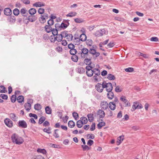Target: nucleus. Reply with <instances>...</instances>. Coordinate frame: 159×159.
Wrapping results in <instances>:
<instances>
[{"mask_svg": "<svg viewBox=\"0 0 159 159\" xmlns=\"http://www.w3.org/2000/svg\"><path fill=\"white\" fill-rule=\"evenodd\" d=\"M100 105L102 108L104 110H106L108 107V103L106 101L101 102Z\"/></svg>", "mask_w": 159, "mask_h": 159, "instance_id": "4468645a", "label": "nucleus"}, {"mask_svg": "<svg viewBox=\"0 0 159 159\" xmlns=\"http://www.w3.org/2000/svg\"><path fill=\"white\" fill-rule=\"evenodd\" d=\"M5 124L9 127H11L13 126V122L9 119L7 118L4 120Z\"/></svg>", "mask_w": 159, "mask_h": 159, "instance_id": "9b49d317", "label": "nucleus"}, {"mask_svg": "<svg viewBox=\"0 0 159 159\" xmlns=\"http://www.w3.org/2000/svg\"><path fill=\"white\" fill-rule=\"evenodd\" d=\"M114 94L111 91H110L109 92H108V93H107V96L108 98L110 99H111L113 98L114 97Z\"/></svg>", "mask_w": 159, "mask_h": 159, "instance_id": "7c9ffc66", "label": "nucleus"}, {"mask_svg": "<svg viewBox=\"0 0 159 159\" xmlns=\"http://www.w3.org/2000/svg\"><path fill=\"white\" fill-rule=\"evenodd\" d=\"M86 43L87 45L91 46L93 44V41L91 39H88L86 41Z\"/></svg>", "mask_w": 159, "mask_h": 159, "instance_id": "49530a36", "label": "nucleus"}, {"mask_svg": "<svg viewBox=\"0 0 159 159\" xmlns=\"http://www.w3.org/2000/svg\"><path fill=\"white\" fill-rule=\"evenodd\" d=\"M4 14L8 16H10L12 14V11L9 8H6L4 10Z\"/></svg>", "mask_w": 159, "mask_h": 159, "instance_id": "f8f14e48", "label": "nucleus"}, {"mask_svg": "<svg viewBox=\"0 0 159 159\" xmlns=\"http://www.w3.org/2000/svg\"><path fill=\"white\" fill-rule=\"evenodd\" d=\"M102 88H106V90L108 92L111 91L113 87L112 84L111 83L104 84V82L102 83Z\"/></svg>", "mask_w": 159, "mask_h": 159, "instance_id": "7ed1b4c3", "label": "nucleus"}, {"mask_svg": "<svg viewBox=\"0 0 159 159\" xmlns=\"http://www.w3.org/2000/svg\"><path fill=\"white\" fill-rule=\"evenodd\" d=\"M137 102H134V104L132 106V111H134L135 110V109H137L138 108V106H137Z\"/></svg>", "mask_w": 159, "mask_h": 159, "instance_id": "603ef678", "label": "nucleus"}, {"mask_svg": "<svg viewBox=\"0 0 159 159\" xmlns=\"http://www.w3.org/2000/svg\"><path fill=\"white\" fill-rule=\"evenodd\" d=\"M74 20L75 22L77 23H80L83 22L84 21V20L83 19L79 18H77L75 19Z\"/></svg>", "mask_w": 159, "mask_h": 159, "instance_id": "8fccbe9b", "label": "nucleus"}, {"mask_svg": "<svg viewBox=\"0 0 159 159\" xmlns=\"http://www.w3.org/2000/svg\"><path fill=\"white\" fill-rule=\"evenodd\" d=\"M85 58H86L84 60V63L86 65H88V66H92L91 65L92 64L91 61L92 57L89 56V57Z\"/></svg>", "mask_w": 159, "mask_h": 159, "instance_id": "0eeeda50", "label": "nucleus"}, {"mask_svg": "<svg viewBox=\"0 0 159 159\" xmlns=\"http://www.w3.org/2000/svg\"><path fill=\"white\" fill-rule=\"evenodd\" d=\"M97 114L99 115V117L100 118H103L105 116L104 112L101 110H98L97 111Z\"/></svg>", "mask_w": 159, "mask_h": 159, "instance_id": "ddd939ff", "label": "nucleus"}, {"mask_svg": "<svg viewBox=\"0 0 159 159\" xmlns=\"http://www.w3.org/2000/svg\"><path fill=\"white\" fill-rule=\"evenodd\" d=\"M120 100L123 102L125 104V107H128L130 106V103L129 101L126 99V97L124 96H121L120 98Z\"/></svg>", "mask_w": 159, "mask_h": 159, "instance_id": "1a4fd4ad", "label": "nucleus"}, {"mask_svg": "<svg viewBox=\"0 0 159 159\" xmlns=\"http://www.w3.org/2000/svg\"><path fill=\"white\" fill-rule=\"evenodd\" d=\"M89 121L90 122H92L93 121V114H89L87 115Z\"/></svg>", "mask_w": 159, "mask_h": 159, "instance_id": "a878e982", "label": "nucleus"}, {"mask_svg": "<svg viewBox=\"0 0 159 159\" xmlns=\"http://www.w3.org/2000/svg\"><path fill=\"white\" fill-rule=\"evenodd\" d=\"M75 41L74 42V43L75 45H79L80 43L81 40L79 38H75Z\"/></svg>", "mask_w": 159, "mask_h": 159, "instance_id": "79ce46f5", "label": "nucleus"}, {"mask_svg": "<svg viewBox=\"0 0 159 159\" xmlns=\"http://www.w3.org/2000/svg\"><path fill=\"white\" fill-rule=\"evenodd\" d=\"M45 6V4L41 2H37L33 4L34 7H40Z\"/></svg>", "mask_w": 159, "mask_h": 159, "instance_id": "aec40b11", "label": "nucleus"}, {"mask_svg": "<svg viewBox=\"0 0 159 159\" xmlns=\"http://www.w3.org/2000/svg\"><path fill=\"white\" fill-rule=\"evenodd\" d=\"M60 27H61V28L64 29L66 28L67 26L66 24H65L64 22H62L60 25Z\"/></svg>", "mask_w": 159, "mask_h": 159, "instance_id": "338daca9", "label": "nucleus"}, {"mask_svg": "<svg viewBox=\"0 0 159 159\" xmlns=\"http://www.w3.org/2000/svg\"><path fill=\"white\" fill-rule=\"evenodd\" d=\"M107 78L110 80H114L116 79V77L114 75L109 74L107 75Z\"/></svg>", "mask_w": 159, "mask_h": 159, "instance_id": "e433bc0d", "label": "nucleus"}, {"mask_svg": "<svg viewBox=\"0 0 159 159\" xmlns=\"http://www.w3.org/2000/svg\"><path fill=\"white\" fill-rule=\"evenodd\" d=\"M51 32H52V33L53 34V36H55L58 34V30L56 29L53 28Z\"/></svg>", "mask_w": 159, "mask_h": 159, "instance_id": "5fc2aeb1", "label": "nucleus"}, {"mask_svg": "<svg viewBox=\"0 0 159 159\" xmlns=\"http://www.w3.org/2000/svg\"><path fill=\"white\" fill-rule=\"evenodd\" d=\"M106 31L105 29H103L97 31L94 35L96 37H100L102 36L105 34Z\"/></svg>", "mask_w": 159, "mask_h": 159, "instance_id": "20e7f679", "label": "nucleus"}, {"mask_svg": "<svg viewBox=\"0 0 159 159\" xmlns=\"http://www.w3.org/2000/svg\"><path fill=\"white\" fill-rule=\"evenodd\" d=\"M16 99V97L15 95H12L11 98V101L12 102H15Z\"/></svg>", "mask_w": 159, "mask_h": 159, "instance_id": "6e6d98bb", "label": "nucleus"}, {"mask_svg": "<svg viewBox=\"0 0 159 159\" xmlns=\"http://www.w3.org/2000/svg\"><path fill=\"white\" fill-rule=\"evenodd\" d=\"M44 9L43 8H39L38 10V12L39 14H42L44 13Z\"/></svg>", "mask_w": 159, "mask_h": 159, "instance_id": "69168bd1", "label": "nucleus"}, {"mask_svg": "<svg viewBox=\"0 0 159 159\" xmlns=\"http://www.w3.org/2000/svg\"><path fill=\"white\" fill-rule=\"evenodd\" d=\"M51 129V128L50 127H49L48 128V129L46 128L44 129L43 130V131L44 132H46L48 134H50L51 133V132L50 131Z\"/></svg>", "mask_w": 159, "mask_h": 159, "instance_id": "bf43d9fd", "label": "nucleus"}, {"mask_svg": "<svg viewBox=\"0 0 159 159\" xmlns=\"http://www.w3.org/2000/svg\"><path fill=\"white\" fill-rule=\"evenodd\" d=\"M80 120L82 121L83 124H87L88 122L87 118L84 116H82L80 118Z\"/></svg>", "mask_w": 159, "mask_h": 159, "instance_id": "ea45409f", "label": "nucleus"}, {"mask_svg": "<svg viewBox=\"0 0 159 159\" xmlns=\"http://www.w3.org/2000/svg\"><path fill=\"white\" fill-rule=\"evenodd\" d=\"M138 55L140 56H142L145 58H148V56L146 54H143L141 52H139Z\"/></svg>", "mask_w": 159, "mask_h": 159, "instance_id": "052dcab7", "label": "nucleus"}, {"mask_svg": "<svg viewBox=\"0 0 159 159\" xmlns=\"http://www.w3.org/2000/svg\"><path fill=\"white\" fill-rule=\"evenodd\" d=\"M81 53H83V56H84V58L85 57H89V50L86 48L84 47L81 50Z\"/></svg>", "mask_w": 159, "mask_h": 159, "instance_id": "423d86ee", "label": "nucleus"}, {"mask_svg": "<svg viewBox=\"0 0 159 159\" xmlns=\"http://www.w3.org/2000/svg\"><path fill=\"white\" fill-rule=\"evenodd\" d=\"M87 37L84 34H82L80 36V39L82 41H84L86 40Z\"/></svg>", "mask_w": 159, "mask_h": 159, "instance_id": "393cba45", "label": "nucleus"}, {"mask_svg": "<svg viewBox=\"0 0 159 159\" xmlns=\"http://www.w3.org/2000/svg\"><path fill=\"white\" fill-rule=\"evenodd\" d=\"M11 139L12 142L15 143L16 144H21L24 141L21 137L18 136L17 135L15 134L12 135Z\"/></svg>", "mask_w": 159, "mask_h": 159, "instance_id": "f257e3e1", "label": "nucleus"}, {"mask_svg": "<svg viewBox=\"0 0 159 159\" xmlns=\"http://www.w3.org/2000/svg\"><path fill=\"white\" fill-rule=\"evenodd\" d=\"M73 36L71 34H69L68 36L66 37V39L68 41H70L72 40Z\"/></svg>", "mask_w": 159, "mask_h": 159, "instance_id": "09e8293b", "label": "nucleus"}, {"mask_svg": "<svg viewBox=\"0 0 159 159\" xmlns=\"http://www.w3.org/2000/svg\"><path fill=\"white\" fill-rule=\"evenodd\" d=\"M87 137H88L89 139H93L95 138L94 135L92 134H88L87 135Z\"/></svg>", "mask_w": 159, "mask_h": 159, "instance_id": "0e129e2a", "label": "nucleus"}, {"mask_svg": "<svg viewBox=\"0 0 159 159\" xmlns=\"http://www.w3.org/2000/svg\"><path fill=\"white\" fill-rule=\"evenodd\" d=\"M70 52L71 54L72 55H75L77 52V51L76 49L74 48L70 50Z\"/></svg>", "mask_w": 159, "mask_h": 159, "instance_id": "13d9d810", "label": "nucleus"}, {"mask_svg": "<svg viewBox=\"0 0 159 159\" xmlns=\"http://www.w3.org/2000/svg\"><path fill=\"white\" fill-rule=\"evenodd\" d=\"M9 116L11 119L14 121L17 120L18 117L16 116V114L13 113H11L9 114Z\"/></svg>", "mask_w": 159, "mask_h": 159, "instance_id": "6ab92c4d", "label": "nucleus"}, {"mask_svg": "<svg viewBox=\"0 0 159 159\" xmlns=\"http://www.w3.org/2000/svg\"><path fill=\"white\" fill-rule=\"evenodd\" d=\"M93 74L94 73L95 75L98 76L100 75V71L99 70L98 68H94L93 70Z\"/></svg>", "mask_w": 159, "mask_h": 159, "instance_id": "cd10ccee", "label": "nucleus"}, {"mask_svg": "<svg viewBox=\"0 0 159 159\" xmlns=\"http://www.w3.org/2000/svg\"><path fill=\"white\" fill-rule=\"evenodd\" d=\"M95 89L99 92H102L104 88H102V84L98 83L95 86Z\"/></svg>", "mask_w": 159, "mask_h": 159, "instance_id": "9d476101", "label": "nucleus"}, {"mask_svg": "<svg viewBox=\"0 0 159 159\" xmlns=\"http://www.w3.org/2000/svg\"><path fill=\"white\" fill-rule=\"evenodd\" d=\"M42 108L41 106L39 103H37L34 105V108L36 110L39 111Z\"/></svg>", "mask_w": 159, "mask_h": 159, "instance_id": "f704fd0d", "label": "nucleus"}, {"mask_svg": "<svg viewBox=\"0 0 159 159\" xmlns=\"http://www.w3.org/2000/svg\"><path fill=\"white\" fill-rule=\"evenodd\" d=\"M82 123V122L80 120L77 121L76 122V125L77 127L79 128H81L83 125Z\"/></svg>", "mask_w": 159, "mask_h": 159, "instance_id": "58836bf2", "label": "nucleus"}, {"mask_svg": "<svg viewBox=\"0 0 159 159\" xmlns=\"http://www.w3.org/2000/svg\"><path fill=\"white\" fill-rule=\"evenodd\" d=\"M89 54L95 56L96 57H98L100 55V53L99 52H97L95 49L92 48H90L89 50Z\"/></svg>", "mask_w": 159, "mask_h": 159, "instance_id": "6e6552de", "label": "nucleus"}, {"mask_svg": "<svg viewBox=\"0 0 159 159\" xmlns=\"http://www.w3.org/2000/svg\"><path fill=\"white\" fill-rule=\"evenodd\" d=\"M28 12L31 15H34L36 13V10L34 8H31L29 10Z\"/></svg>", "mask_w": 159, "mask_h": 159, "instance_id": "c756f323", "label": "nucleus"}, {"mask_svg": "<svg viewBox=\"0 0 159 159\" xmlns=\"http://www.w3.org/2000/svg\"><path fill=\"white\" fill-rule=\"evenodd\" d=\"M10 16L8 17L7 19V20L10 22L14 23L16 21L15 17L13 16Z\"/></svg>", "mask_w": 159, "mask_h": 159, "instance_id": "a211bd4d", "label": "nucleus"}, {"mask_svg": "<svg viewBox=\"0 0 159 159\" xmlns=\"http://www.w3.org/2000/svg\"><path fill=\"white\" fill-rule=\"evenodd\" d=\"M75 125V123L73 120H70L68 122V125L70 128L74 127Z\"/></svg>", "mask_w": 159, "mask_h": 159, "instance_id": "473e14b6", "label": "nucleus"}, {"mask_svg": "<svg viewBox=\"0 0 159 159\" xmlns=\"http://www.w3.org/2000/svg\"><path fill=\"white\" fill-rule=\"evenodd\" d=\"M68 47L69 49H70V50H71L74 48H75V46L73 44L70 43L68 45Z\"/></svg>", "mask_w": 159, "mask_h": 159, "instance_id": "774afa93", "label": "nucleus"}, {"mask_svg": "<svg viewBox=\"0 0 159 159\" xmlns=\"http://www.w3.org/2000/svg\"><path fill=\"white\" fill-rule=\"evenodd\" d=\"M18 126L23 128L27 127V125L26 122L24 120H19L18 122Z\"/></svg>", "mask_w": 159, "mask_h": 159, "instance_id": "39448f33", "label": "nucleus"}, {"mask_svg": "<svg viewBox=\"0 0 159 159\" xmlns=\"http://www.w3.org/2000/svg\"><path fill=\"white\" fill-rule=\"evenodd\" d=\"M77 71L79 73L82 74L85 71V70L82 67H79L78 68Z\"/></svg>", "mask_w": 159, "mask_h": 159, "instance_id": "2f4dec72", "label": "nucleus"}, {"mask_svg": "<svg viewBox=\"0 0 159 159\" xmlns=\"http://www.w3.org/2000/svg\"><path fill=\"white\" fill-rule=\"evenodd\" d=\"M71 59L73 61L76 62L78 61V56L76 55H73L71 57Z\"/></svg>", "mask_w": 159, "mask_h": 159, "instance_id": "a19ab883", "label": "nucleus"}, {"mask_svg": "<svg viewBox=\"0 0 159 159\" xmlns=\"http://www.w3.org/2000/svg\"><path fill=\"white\" fill-rule=\"evenodd\" d=\"M110 108L112 110H114L116 108V105L114 102H110L109 104Z\"/></svg>", "mask_w": 159, "mask_h": 159, "instance_id": "4be33fe9", "label": "nucleus"}, {"mask_svg": "<svg viewBox=\"0 0 159 159\" xmlns=\"http://www.w3.org/2000/svg\"><path fill=\"white\" fill-rule=\"evenodd\" d=\"M52 25H46L44 27L45 31L48 33H49L52 31L53 29L51 27Z\"/></svg>", "mask_w": 159, "mask_h": 159, "instance_id": "dca6fc26", "label": "nucleus"}, {"mask_svg": "<svg viewBox=\"0 0 159 159\" xmlns=\"http://www.w3.org/2000/svg\"><path fill=\"white\" fill-rule=\"evenodd\" d=\"M72 116L75 120H77L79 117L78 114L76 112H73L72 113Z\"/></svg>", "mask_w": 159, "mask_h": 159, "instance_id": "864d4df0", "label": "nucleus"}, {"mask_svg": "<svg viewBox=\"0 0 159 159\" xmlns=\"http://www.w3.org/2000/svg\"><path fill=\"white\" fill-rule=\"evenodd\" d=\"M46 118L43 116H41L39 119L38 123L39 124H41L45 120Z\"/></svg>", "mask_w": 159, "mask_h": 159, "instance_id": "c03bdc74", "label": "nucleus"}, {"mask_svg": "<svg viewBox=\"0 0 159 159\" xmlns=\"http://www.w3.org/2000/svg\"><path fill=\"white\" fill-rule=\"evenodd\" d=\"M20 11L17 8H15L13 10V13L14 15L17 16L20 13Z\"/></svg>", "mask_w": 159, "mask_h": 159, "instance_id": "37998d69", "label": "nucleus"}, {"mask_svg": "<svg viewBox=\"0 0 159 159\" xmlns=\"http://www.w3.org/2000/svg\"><path fill=\"white\" fill-rule=\"evenodd\" d=\"M46 113L48 114L52 113V110L49 106H47L45 108Z\"/></svg>", "mask_w": 159, "mask_h": 159, "instance_id": "72a5a7b5", "label": "nucleus"}, {"mask_svg": "<svg viewBox=\"0 0 159 159\" xmlns=\"http://www.w3.org/2000/svg\"><path fill=\"white\" fill-rule=\"evenodd\" d=\"M137 102H134V104L132 106V111H134L135 110V109H137L138 108V106H137Z\"/></svg>", "mask_w": 159, "mask_h": 159, "instance_id": "3c124183", "label": "nucleus"}, {"mask_svg": "<svg viewBox=\"0 0 159 159\" xmlns=\"http://www.w3.org/2000/svg\"><path fill=\"white\" fill-rule=\"evenodd\" d=\"M27 10L25 8H22L20 11V13L24 16H26L28 14L27 13Z\"/></svg>", "mask_w": 159, "mask_h": 159, "instance_id": "412c9836", "label": "nucleus"}, {"mask_svg": "<svg viewBox=\"0 0 159 159\" xmlns=\"http://www.w3.org/2000/svg\"><path fill=\"white\" fill-rule=\"evenodd\" d=\"M7 90H6V88L4 86H0V93H7Z\"/></svg>", "mask_w": 159, "mask_h": 159, "instance_id": "c85d7f7f", "label": "nucleus"}, {"mask_svg": "<svg viewBox=\"0 0 159 159\" xmlns=\"http://www.w3.org/2000/svg\"><path fill=\"white\" fill-rule=\"evenodd\" d=\"M24 97L23 96L20 95L17 98V101L19 103H21L23 102Z\"/></svg>", "mask_w": 159, "mask_h": 159, "instance_id": "c9c22d12", "label": "nucleus"}, {"mask_svg": "<svg viewBox=\"0 0 159 159\" xmlns=\"http://www.w3.org/2000/svg\"><path fill=\"white\" fill-rule=\"evenodd\" d=\"M125 70L127 72H131L134 70V69L132 67H129L125 69Z\"/></svg>", "mask_w": 159, "mask_h": 159, "instance_id": "680f3d73", "label": "nucleus"}, {"mask_svg": "<svg viewBox=\"0 0 159 159\" xmlns=\"http://www.w3.org/2000/svg\"><path fill=\"white\" fill-rule=\"evenodd\" d=\"M50 41L52 43H54L56 40V39L55 38V36H51L50 38Z\"/></svg>", "mask_w": 159, "mask_h": 159, "instance_id": "4d7b16f0", "label": "nucleus"}, {"mask_svg": "<svg viewBox=\"0 0 159 159\" xmlns=\"http://www.w3.org/2000/svg\"><path fill=\"white\" fill-rule=\"evenodd\" d=\"M94 66H87L85 69L86 70V73L88 77H91L93 75V70L92 69L93 68Z\"/></svg>", "mask_w": 159, "mask_h": 159, "instance_id": "f03ea898", "label": "nucleus"}, {"mask_svg": "<svg viewBox=\"0 0 159 159\" xmlns=\"http://www.w3.org/2000/svg\"><path fill=\"white\" fill-rule=\"evenodd\" d=\"M77 13L75 12H71L67 14L66 16H69L72 17L76 15Z\"/></svg>", "mask_w": 159, "mask_h": 159, "instance_id": "de8ad7c7", "label": "nucleus"}, {"mask_svg": "<svg viewBox=\"0 0 159 159\" xmlns=\"http://www.w3.org/2000/svg\"><path fill=\"white\" fill-rule=\"evenodd\" d=\"M56 39V40L58 42H60L62 41L63 35L61 34H58L55 37Z\"/></svg>", "mask_w": 159, "mask_h": 159, "instance_id": "5701e85b", "label": "nucleus"}, {"mask_svg": "<svg viewBox=\"0 0 159 159\" xmlns=\"http://www.w3.org/2000/svg\"><path fill=\"white\" fill-rule=\"evenodd\" d=\"M24 106L26 110L28 112L31 108V104L29 102L25 103Z\"/></svg>", "mask_w": 159, "mask_h": 159, "instance_id": "b1692460", "label": "nucleus"}, {"mask_svg": "<svg viewBox=\"0 0 159 159\" xmlns=\"http://www.w3.org/2000/svg\"><path fill=\"white\" fill-rule=\"evenodd\" d=\"M37 19V18L34 15H30L29 16L27 20L30 22H33Z\"/></svg>", "mask_w": 159, "mask_h": 159, "instance_id": "2eb2a0df", "label": "nucleus"}, {"mask_svg": "<svg viewBox=\"0 0 159 159\" xmlns=\"http://www.w3.org/2000/svg\"><path fill=\"white\" fill-rule=\"evenodd\" d=\"M106 123L104 122H99L97 125L98 128L99 129H101L102 126H105Z\"/></svg>", "mask_w": 159, "mask_h": 159, "instance_id": "4c0bfd02", "label": "nucleus"}, {"mask_svg": "<svg viewBox=\"0 0 159 159\" xmlns=\"http://www.w3.org/2000/svg\"><path fill=\"white\" fill-rule=\"evenodd\" d=\"M124 139V136H120L117 138V140L116 141V144L117 145H119L122 142Z\"/></svg>", "mask_w": 159, "mask_h": 159, "instance_id": "f3484780", "label": "nucleus"}, {"mask_svg": "<svg viewBox=\"0 0 159 159\" xmlns=\"http://www.w3.org/2000/svg\"><path fill=\"white\" fill-rule=\"evenodd\" d=\"M38 152L42 153L43 154H46L47 153L46 151L44 149H40L39 148L37 150Z\"/></svg>", "mask_w": 159, "mask_h": 159, "instance_id": "a18cd8bd", "label": "nucleus"}, {"mask_svg": "<svg viewBox=\"0 0 159 159\" xmlns=\"http://www.w3.org/2000/svg\"><path fill=\"white\" fill-rule=\"evenodd\" d=\"M0 97L2 98L4 100H7L8 98V96L7 95L2 94L0 95Z\"/></svg>", "mask_w": 159, "mask_h": 159, "instance_id": "e2e57ef3", "label": "nucleus"}, {"mask_svg": "<svg viewBox=\"0 0 159 159\" xmlns=\"http://www.w3.org/2000/svg\"><path fill=\"white\" fill-rule=\"evenodd\" d=\"M46 19L42 15H41V16L39 18V22L42 24L45 23L46 22Z\"/></svg>", "mask_w": 159, "mask_h": 159, "instance_id": "bb28decb", "label": "nucleus"}]
</instances>
